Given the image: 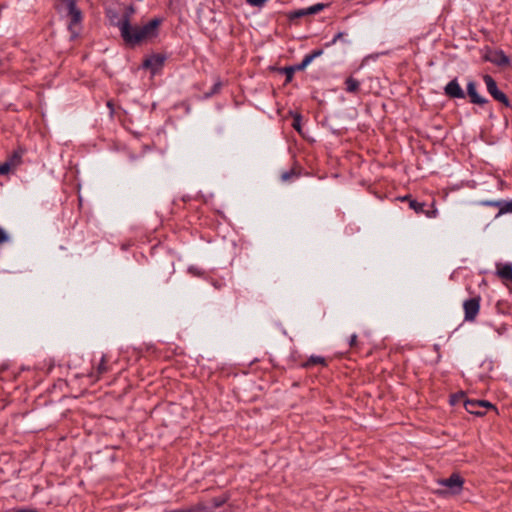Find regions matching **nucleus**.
I'll use <instances>...</instances> for the list:
<instances>
[{
	"label": "nucleus",
	"instance_id": "34",
	"mask_svg": "<svg viewBox=\"0 0 512 512\" xmlns=\"http://www.w3.org/2000/svg\"><path fill=\"white\" fill-rule=\"evenodd\" d=\"M345 33L344 32H338L335 36H334V41H343L344 40V37H345Z\"/></svg>",
	"mask_w": 512,
	"mask_h": 512
},
{
	"label": "nucleus",
	"instance_id": "8",
	"mask_svg": "<svg viewBox=\"0 0 512 512\" xmlns=\"http://www.w3.org/2000/svg\"><path fill=\"white\" fill-rule=\"evenodd\" d=\"M403 200H408L409 207L413 209L417 214H425L429 218L436 217L437 210H426V204L424 202H418L417 200L412 199L410 196H405Z\"/></svg>",
	"mask_w": 512,
	"mask_h": 512
},
{
	"label": "nucleus",
	"instance_id": "14",
	"mask_svg": "<svg viewBox=\"0 0 512 512\" xmlns=\"http://www.w3.org/2000/svg\"><path fill=\"white\" fill-rule=\"evenodd\" d=\"M499 209L496 217H499L503 214L512 213V200L506 201V200H499L498 207Z\"/></svg>",
	"mask_w": 512,
	"mask_h": 512
},
{
	"label": "nucleus",
	"instance_id": "22",
	"mask_svg": "<svg viewBox=\"0 0 512 512\" xmlns=\"http://www.w3.org/2000/svg\"><path fill=\"white\" fill-rule=\"evenodd\" d=\"M299 174L295 172L294 169H290L288 171H285L281 174L280 178L283 182L290 181L294 177H298Z\"/></svg>",
	"mask_w": 512,
	"mask_h": 512
},
{
	"label": "nucleus",
	"instance_id": "21",
	"mask_svg": "<svg viewBox=\"0 0 512 512\" xmlns=\"http://www.w3.org/2000/svg\"><path fill=\"white\" fill-rule=\"evenodd\" d=\"M325 7H326L325 4L317 3L310 7H307L306 9H307L308 15H314V14L321 12Z\"/></svg>",
	"mask_w": 512,
	"mask_h": 512
},
{
	"label": "nucleus",
	"instance_id": "30",
	"mask_svg": "<svg viewBox=\"0 0 512 512\" xmlns=\"http://www.w3.org/2000/svg\"><path fill=\"white\" fill-rule=\"evenodd\" d=\"M499 200H485L481 201L480 205L482 206H490V207H498Z\"/></svg>",
	"mask_w": 512,
	"mask_h": 512
},
{
	"label": "nucleus",
	"instance_id": "11",
	"mask_svg": "<svg viewBox=\"0 0 512 512\" xmlns=\"http://www.w3.org/2000/svg\"><path fill=\"white\" fill-rule=\"evenodd\" d=\"M497 274L499 275L500 278L512 282V264L506 263L503 265H498Z\"/></svg>",
	"mask_w": 512,
	"mask_h": 512
},
{
	"label": "nucleus",
	"instance_id": "32",
	"mask_svg": "<svg viewBox=\"0 0 512 512\" xmlns=\"http://www.w3.org/2000/svg\"><path fill=\"white\" fill-rule=\"evenodd\" d=\"M21 155L14 153L13 156L8 160L12 163V166H16L20 162Z\"/></svg>",
	"mask_w": 512,
	"mask_h": 512
},
{
	"label": "nucleus",
	"instance_id": "19",
	"mask_svg": "<svg viewBox=\"0 0 512 512\" xmlns=\"http://www.w3.org/2000/svg\"><path fill=\"white\" fill-rule=\"evenodd\" d=\"M107 359L105 355H102L100 363L98 364L96 368V374L95 377L98 379L102 374L106 373L108 371L107 365H106Z\"/></svg>",
	"mask_w": 512,
	"mask_h": 512
},
{
	"label": "nucleus",
	"instance_id": "28",
	"mask_svg": "<svg viewBox=\"0 0 512 512\" xmlns=\"http://www.w3.org/2000/svg\"><path fill=\"white\" fill-rule=\"evenodd\" d=\"M268 0H246V2L252 6L257 8H262Z\"/></svg>",
	"mask_w": 512,
	"mask_h": 512
},
{
	"label": "nucleus",
	"instance_id": "26",
	"mask_svg": "<svg viewBox=\"0 0 512 512\" xmlns=\"http://www.w3.org/2000/svg\"><path fill=\"white\" fill-rule=\"evenodd\" d=\"M310 63H311L310 58H309L307 55H305V56H304V58H303V60L301 61V63L294 65V67H295V69H296L297 71H302V70H304V69H305V68H306Z\"/></svg>",
	"mask_w": 512,
	"mask_h": 512
},
{
	"label": "nucleus",
	"instance_id": "35",
	"mask_svg": "<svg viewBox=\"0 0 512 512\" xmlns=\"http://www.w3.org/2000/svg\"><path fill=\"white\" fill-rule=\"evenodd\" d=\"M356 343H357V335H356V334H353V335H351V337H350L349 345H350L351 347H353L354 345H356Z\"/></svg>",
	"mask_w": 512,
	"mask_h": 512
},
{
	"label": "nucleus",
	"instance_id": "10",
	"mask_svg": "<svg viewBox=\"0 0 512 512\" xmlns=\"http://www.w3.org/2000/svg\"><path fill=\"white\" fill-rule=\"evenodd\" d=\"M467 95L470 98V102L473 104L484 105L488 102L486 98L478 94L477 85L474 81H469L467 83Z\"/></svg>",
	"mask_w": 512,
	"mask_h": 512
},
{
	"label": "nucleus",
	"instance_id": "33",
	"mask_svg": "<svg viewBox=\"0 0 512 512\" xmlns=\"http://www.w3.org/2000/svg\"><path fill=\"white\" fill-rule=\"evenodd\" d=\"M464 398V394L461 393L459 395H452L451 396V404L455 405L456 403H458L461 399Z\"/></svg>",
	"mask_w": 512,
	"mask_h": 512
},
{
	"label": "nucleus",
	"instance_id": "2",
	"mask_svg": "<svg viewBox=\"0 0 512 512\" xmlns=\"http://www.w3.org/2000/svg\"><path fill=\"white\" fill-rule=\"evenodd\" d=\"M69 18L68 30L71 33V39L78 37L81 31L82 12L76 6V0L63 1Z\"/></svg>",
	"mask_w": 512,
	"mask_h": 512
},
{
	"label": "nucleus",
	"instance_id": "25",
	"mask_svg": "<svg viewBox=\"0 0 512 512\" xmlns=\"http://www.w3.org/2000/svg\"><path fill=\"white\" fill-rule=\"evenodd\" d=\"M221 86H222L221 81L215 82L214 85L212 86L211 90L209 92L205 93V97L208 98V97H211V96L217 94L220 91Z\"/></svg>",
	"mask_w": 512,
	"mask_h": 512
},
{
	"label": "nucleus",
	"instance_id": "5",
	"mask_svg": "<svg viewBox=\"0 0 512 512\" xmlns=\"http://www.w3.org/2000/svg\"><path fill=\"white\" fill-rule=\"evenodd\" d=\"M480 296H476L473 298H470L468 300H465L463 303V309H464V319L466 321L472 322L476 319L479 310H480Z\"/></svg>",
	"mask_w": 512,
	"mask_h": 512
},
{
	"label": "nucleus",
	"instance_id": "15",
	"mask_svg": "<svg viewBox=\"0 0 512 512\" xmlns=\"http://www.w3.org/2000/svg\"><path fill=\"white\" fill-rule=\"evenodd\" d=\"M345 85H346V91L349 92V93H357L358 90H359V86H360V82L353 78V77H348L346 80H345Z\"/></svg>",
	"mask_w": 512,
	"mask_h": 512
},
{
	"label": "nucleus",
	"instance_id": "36",
	"mask_svg": "<svg viewBox=\"0 0 512 512\" xmlns=\"http://www.w3.org/2000/svg\"><path fill=\"white\" fill-rule=\"evenodd\" d=\"M16 512H38V511L35 509H20V510H17Z\"/></svg>",
	"mask_w": 512,
	"mask_h": 512
},
{
	"label": "nucleus",
	"instance_id": "38",
	"mask_svg": "<svg viewBox=\"0 0 512 512\" xmlns=\"http://www.w3.org/2000/svg\"><path fill=\"white\" fill-rule=\"evenodd\" d=\"M336 43H337V41H334V38H333L330 42H327V43L325 44V47H330V46H332V45H334V44H336Z\"/></svg>",
	"mask_w": 512,
	"mask_h": 512
},
{
	"label": "nucleus",
	"instance_id": "20",
	"mask_svg": "<svg viewBox=\"0 0 512 512\" xmlns=\"http://www.w3.org/2000/svg\"><path fill=\"white\" fill-rule=\"evenodd\" d=\"M304 16H308V12H307L306 8L298 9V10L290 12L288 15V18L290 20H294V19H298V18H301Z\"/></svg>",
	"mask_w": 512,
	"mask_h": 512
},
{
	"label": "nucleus",
	"instance_id": "6",
	"mask_svg": "<svg viewBox=\"0 0 512 512\" xmlns=\"http://www.w3.org/2000/svg\"><path fill=\"white\" fill-rule=\"evenodd\" d=\"M463 483V478L457 473H453L449 478L439 481L440 485L449 488L453 494H458L461 491Z\"/></svg>",
	"mask_w": 512,
	"mask_h": 512
},
{
	"label": "nucleus",
	"instance_id": "7",
	"mask_svg": "<svg viewBox=\"0 0 512 512\" xmlns=\"http://www.w3.org/2000/svg\"><path fill=\"white\" fill-rule=\"evenodd\" d=\"M444 93L449 98L464 99L466 97L465 92L460 87L458 80L455 78L451 80L445 87Z\"/></svg>",
	"mask_w": 512,
	"mask_h": 512
},
{
	"label": "nucleus",
	"instance_id": "12",
	"mask_svg": "<svg viewBox=\"0 0 512 512\" xmlns=\"http://www.w3.org/2000/svg\"><path fill=\"white\" fill-rule=\"evenodd\" d=\"M315 365H322V366H326L327 365V361L324 357L322 356H316V355H312L308 358V360L306 362H304L302 364V366L304 368H310L312 366H315Z\"/></svg>",
	"mask_w": 512,
	"mask_h": 512
},
{
	"label": "nucleus",
	"instance_id": "24",
	"mask_svg": "<svg viewBox=\"0 0 512 512\" xmlns=\"http://www.w3.org/2000/svg\"><path fill=\"white\" fill-rule=\"evenodd\" d=\"M297 70L295 69L294 66H288V67H285L283 69V72L286 76V82H290L292 81L293 79V76H294V73L296 72Z\"/></svg>",
	"mask_w": 512,
	"mask_h": 512
},
{
	"label": "nucleus",
	"instance_id": "3",
	"mask_svg": "<svg viewBox=\"0 0 512 512\" xmlns=\"http://www.w3.org/2000/svg\"><path fill=\"white\" fill-rule=\"evenodd\" d=\"M464 408L470 414L475 416H484L487 409H495L494 405L486 400H464Z\"/></svg>",
	"mask_w": 512,
	"mask_h": 512
},
{
	"label": "nucleus",
	"instance_id": "31",
	"mask_svg": "<svg viewBox=\"0 0 512 512\" xmlns=\"http://www.w3.org/2000/svg\"><path fill=\"white\" fill-rule=\"evenodd\" d=\"M9 240V236L6 231L0 227V244H3Z\"/></svg>",
	"mask_w": 512,
	"mask_h": 512
},
{
	"label": "nucleus",
	"instance_id": "18",
	"mask_svg": "<svg viewBox=\"0 0 512 512\" xmlns=\"http://www.w3.org/2000/svg\"><path fill=\"white\" fill-rule=\"evenodd\" d=\"M229 499V496L228 495H221V496H218V497H214L212 499V505H210V507H213V511L215 512V510L221 506H223Z\"/></svg>",
	"mask_w": 512,
	"mask_h": 512
},
{
	"label": "nucleus",
	"instance_id": "17",
	"mask_svg": "<svg viewBox=\"0 0 512 512\" xmlns=\"http://www.w3.org/2000/svg\"><path fill=\"white\" fill-rule=\"evenodd\" d=\"M135 7L133 5L127 6L125 11L118 22H126L127 24H131L132 16L135 14Z\"/></svg>",
	"mask_w": 512,
	"mask_h": 512
},
{
	"label": "nucleus",
	"instance_id": "39",
	"mask_svg": "<svg viewBox=\"0 0 512 512\" xmlns=\"http://www.w3.org/2000/svg\"><path fill=\"white\" fill-rule=\"evenodd\" d=\"M165 512H186L185 508H180V509H174V510H169V511H165Z\"/></svg>",
	"mask_w": 512,
	"mask_h": 512
},
{
	"label": "nucleus",
	"instance_id": "29",
	"mask_svg": "<svg viewBox=\"0 0 512 512\" xmlns=\"http://www.w3.org/2000/svg\"><path fill=\"white\" fill-rule=\"evenodd\" d=\"M323 54V50L322 49H317V50H313L311 53L307 54V56L310 58L311 62L321 56Z\"/></svg>",
	"mask_w": 512,
	"mask_h": 512
},
{
	"label": "nucleus",
	"instance_id": "9",
	"mask_svg": "<svg viewBox=\"0 0 512 512\" xmlns=\"http://www.w3.org/2000/svg\"><path fill=\"white\" fill-rule=\"evenodd\" d=\"M166 57L162 54H153L143 62V66L150 69L152 73H156L162 68Z\"/></svg>",
	"mask_w": 512,
	"mask_h": 512
},
{
	"label": "nucleus",
	"instance_id": "13",
	"mask_svg": "<svg viewBox=\"0 0 512 512\" xmlns=\"http://www.w3.org/2000/svg\"><path fill=\"white\" fill-rule=\"evenodd\" d=\"M186 512H214L213 507L203 502H199L195 505L185 508Z\"/></svg>",
	"mask_w": 512,
	"mask_h": 512
},
{
	"label": "nucleus",
	"instance_id": "27",
	"mask_svg": "<svg viewBox=\"0 0 512 512\" xmlns=\"http://www.w3.org/2000/svg\"><path fill=\"white\" fill-rule=\"evenodd\" d=\"M12 163L10 161H6L0 164V174L5 175L8 174L12 169Z\"/></svg>",
	"mask_w": 512,
	"mask_h": 512
},
{
	"label": "nucleus",
	"instance_id": "16",
	"mask_svg": "<svg viewBox=\"0 0 512 512\" xmlns=\"http://www.w3.org/2000/svg\"><path fill=\"white\" fill-rule=\"evenodd\" d=\"M490 61L498 66H506L510 63L508 56L502 51L496 53L495 58L490 59Z\"/></svg>",
	"mask_w": 512,
	"mask_h": 512
},
{
	"label": "nucleus",
	"instance_id": "4",
	"mask_svg": "<svg viewBox=\"0 0 512 512\" xmlns=\"http://www.w3.org/2000/svg\"><path fill=\"white\" fill-rule=\"evenodd\" d=\"M483 80L486 84L487 91L489 94L498 102L502 103L506 107L510 106V101L506 94L498 89L497 83L494 78L488 74L483 76Z\"/></svg>",
	"mask_w": 512,
	"mask_h": 512
},
{
	"label": "nucleus",
	"instance_id": "23",
	"mask_svg": "<svg viewBox=\"0 0 512 512\" xmlns=\"http://www.w3.org/2000/svg\"><path fill=\"white\" fill-rule=\"evenodd\" d=\"M301 122H302V117L300 114L296 113L293 115V122H292V127L299 133H301Z\"/></svg>",
	"mask_w": 512,
	"mask_h": 512
},
{
	"label": "nucleus",
	"instance_id": "1",
	"mask_svg": "<svg viewBox=\"0 0 512 512\" xmlns=\"http://www.w3.org/2000/svg\"><path fill=\"white\" fill-rule=\"evenodd\" d=\"M162 23L161 18H153L143 26H132L126 22H117L114 25L118 27L123 41L134 47L147 39L158 35V28Z\"/></svg>",
	"mask_w": 512,
	"mask_h": 512
},
{
	"label": "nucleus",
	"instance_id": "37",
	"mask_svg": "<svg viewBox=\"0 0 512 512\" xmlns=\"http://www.w3.org/2000/svg\"><path fill=\"white\" fill-rule=\"evenodd\" d=\"M189 272H190V273H193V274H195V275H199L198 270H197L196 268H194V267H190V268H189Z\"/></svg>",
	"mask_w": 512,
	"mask_h": 512
}]
</instances>
